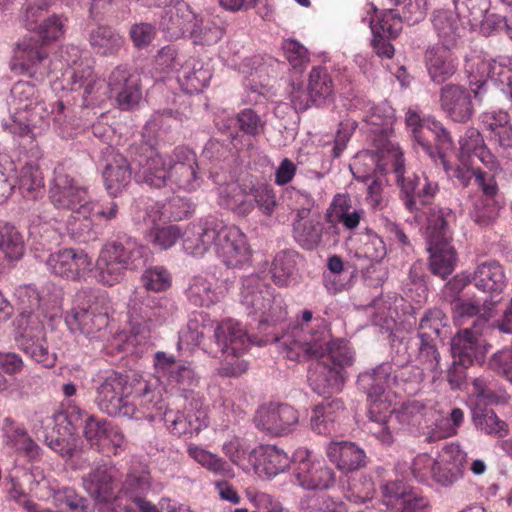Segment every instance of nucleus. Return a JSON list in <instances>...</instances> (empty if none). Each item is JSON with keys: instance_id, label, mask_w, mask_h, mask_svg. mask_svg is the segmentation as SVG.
I'll return each instance as SVG.
<instances>
[{"instance_id": "nucleus-1", "label": "nucleus", "mask_w": 512, "mask_h": 512, "mask_svg": "<svg viewBox=\"0 0 512 512\" xmlns=\"http://www.w3.org/2000/svg\"><path fill=\"white\" fill-rule=\"evenodd\" d=\"M280 353L289 360H314L308 382L319 395L339 393L355 362V351L346 340L332 339L326 327L315 331L295 328L279 340Z\"/></svg>"}, {"instance_id": "nucleus-2", "label": "nucleus", "mask_w": 512, "mask_h": 512, "mask_svg": "<svg viewBox=\"0 0 512 512\" xmlns=\"http://www.w3.org/2000/svg\"><path fill=\"white\" fill-rule=\"evenodd\" d=\"M82 51L74 45L62 47L53 60H49L38 48L26 42L18 44L12 69L42 80L52 72H62L70 80V89H84L83 104L88 106V96L93 94L101 82L96 79L89 63L82 61Z\"/></svg>"}, {"instance_id": "nucleus-3", "label": "nucleus", "mask_w": 512, "mask_h": 512, "mask_svg": "<svg viewBox=\"0 0 512 512\" xmlns=\"http://www.w3.org/2000/svg\"><path fill=\"white\" fill-rule=\"evenodd\" d=\"M184 249L193 256H203L213 250L222 262L232 268L249 259L246 236L236 226L225 224L215 217H208L189 224L184 233Z\"/></svg>"}, {"instance_id": "nucleus-4", "label": "nucleus", "mask_w": 512, "mask_h": 512, "mask_svg": "<svg viewBox=\"0 0 512 512\" xmlns=\"http://www.w3.org/2000/svg\"><path fill=\"white\" fill-rule=\"evenodd\" d=\"M65 323L72 333L82 334L89 340H106L109 334V319L105 293H78L76 306L67 312Z\"/></svg>"}, {"instance_id": "nucleus-5", "label": "nucleus", "mask_w": 512, "mask_h": 512, "mask_svg": "<svg viewBox=\"0 0 512 512\" xmlns=\"http://www.w3.org/2000/svg\"><path fill=\"white\" fill-rule=\"evenodd\" d=\"M466 456L460 445L449 443L435 457L427 453L417 455L411 470L419 482L427 483L432 479L437 484L448 487L462 478Z\"/></svg>"}, {"instance_id": "nucleus-6", "label": "nucleus", "mask_w": 512, "mask_h": 512, "mask_svg": "<svg viewBox=\"0 0 512 512\" xmlns=\"http://www.w3.org/2000/svg\"><path fill=\"white\" fill-rule=\"evenodd\" d=\"M146 249L135 241L125 244L113 241L106 243L100 250L95 263L96 280L107 286L119 283L127 270H136L145 265Z\"/></svg>"}, {"instance_id": "nucleus-7", "label": "nucleus", "mask_w": 512, "mask_h": 512, "mask_svg": "<svg viewBox=\"0 0 512 512\" xmlns=\"http://www.w3.org/2000/svg\"><path fill=\"white\" fill-rule=\"evenodd\" d=\"M377 131L374 138L377 168L383 173L391 170L395 174L397 183L405 194V206L411 212L419 211L416 195L421 178L415 174L404 176L405 161L400 146L389 138L386 130Z\"/></svg>"}, {"instance_id": "nucleus-8", "label": "nucleus", "mask_w": 512, "mask_h": 512, "mask_svg": "<svg viewBox=\"0 0 512 512\" xmlns=\"http://www.w3.org/2000/svg\"><path fill=\"white\" fill-rule=\"evenodd\" d=\"M179 201V198H173L164 206L159 203H153L143 210H137L134 216V220L137 224L150 229V241L161 250L169 249L179 238L184 240L185 230L182 232L178 225L159 227V224L167 217V212L170 213L169 218L174 220H181L187 217L190 209V205L187 202L183 203L181 209L172 210L173 206Z\"/></svg>"}, {"instance_id": "nucleus-9", "label": "nucleus", "mask_w": 512, "mask_h": 512, "mask_svg": "<svg viewBox=\"0 0 512 512\" xmlns=\"http://www.w3.org/2000/svg\"><path fill=\"white\" fill-rule=\"evenodd\" d=\"M241 303L260 323L276 324L286 317L283 299L275 295L259 274L246 276L242 281Z\"/></svg>"}, {"instance_id": "nucleus-10", "label": "nucleus", "mask_w": 512, "mask_h": 512, "mask_svg": "<svg viewBox=\"0 0 512 512\" xmlns=\"http://www.w3.org/2000/svg\"><path fill=\"white\" fill-rule=\"evenodd\" d=\"M450 212L432 210L427 217V241L430 252V269L433 274L445 278L454 270L455 249L450 244L451 233L448 227Z\"/></svg>"}, {"instance_id": "nucleus-11", "label": "nucleus", "mask_w": 512, "mask_h": 512, "mask_svg": "<svg viewBox=\"0 0 512 512\" xmlns=\"http://www.w3.org/2000/svg\"><path fill=\"white\" fill-rule=\"evenodd\" d=\"M49 198L56 209L71 211L73 214L87 216L95 208L87 187L68 174L62 165L54 169Z\"/></svg>"}, {"instance_id": "nucleus-12", "label": "nucleus", "mask_w": 512, "mask_h": 512, "mask_svg": "<svg viewBox=\"0 0 512 512\" xmlns=\"http://www.w3.org/2000/svg\"><path fill=\"white\" fill-rule=\"evenodd\" d=\"M466 72L471 86H476L474 97L481 100L482 91L488 80L505 85L502 91L512 100V67L507 57L493 59L487 55H472L466 60Z\"/></svg>"}, {"instance_id": "nucleus-13", "label": "nucleus", "mask_w": 512, "mask_h": 512, "mask_svg": "<svg viewBox=\"0 0 512 512\" xmlns=\"http://www.w3.org/2000/svg\"><path fill=\"white\" fill-rule=\"evenodd\" d=\"M163 390L158 378L138 380L127 393L122 417L152 421L164 408Z\"/></svg>"}, {"instance_id": "nucleus-14", "label": "nucleus", "mask_w": 512, "mask_h": 512, "mask_svg": "<svg viewBox=\"0 0 512 512\" xmlns=\"http://www.w3.org/2000/svg\"><path fill=\"white\" fill-rule=\"evenodd\" d=\"M215 342L225 356L227 364L231 365L228 374L238 376L248 368V363L239 360L240 355L248 350L251 339L241 323L227 319L216 325L213 330Z\"/></svg>"}, {"instance_id": "nucleus-15", "label": "nucleus", "mask_w": 512, "mask_h": 512, "mask_svg": "<svg viewBox=\"0 0 512 512\" xmlns=\"http://www.w3.org/2000/svg\"><path fill=\"white\" fill-rule=\"evenodd\" d=\"M506 6V15L488 13V0H455L459 11L467 10V22L472 30L489 36L505 32L512 39V0L501 1Z\"/></svg>"}, {"instance_id": "nucleus-16", "label": "nucleus", "mask_w": 512, "mask_h": 512, "mask_svg": "<svg viewBox=\"0 0 512 512\" xmlns=\"http://www.w3.org/2000/svg\"><path fill=\"white\" fill-rule=\"evenodd\" d=\"M490 317L482 315L473 321L471 327L460 330L451 340V353L454 366L467 368L474 363H481L487 353V344L482 339L488 328Z\"/></svg>"}, {"instance_id": "nucleus-17", "label": "nucleus", "mask_w": 512, "mask_h": 512, "mask_svg": "<svg viewBox=\"0 0 512 512\" xmlns=\"http://www.w3.org/2000/svg\"><path fill=\"white\" fill-rule=\"evenodd\" d=\"M132 169L137 182L154 188L168 185L170 154L162 155L151 145L130 148Z\"/></svg>"}, {"instance_id": "nucleus-18", "label": "nucleus", "mask_w": 512, "mask_h": 512, "mask_svg": "<svg viewBox=\"0 0 512 512\" xmlns=\"http://www.w3.org/2000/svg\"><path fill=\"white\" fill-rule=\"evenodd\" d=\"M167 305L168 300L163 297L135 290L128 302V318L136 334L141 327L150 329L162 324L169 314Z\"/></svg>"}, {"instance_id": "nucleus-19", "label": "nucleus", "mask_w": 512, "mask_h": 512, "mask_svg": "<svg viewBox=\"0 0 512 512\" xmlns=\"http://www.w3.org/2000/svg\"><path fill=\"white\" fill-rule=\"evenodd\" d=\"M294 478L306 490H324L334 485L335 473L324 461L312 458L306 448H298L293 454Z\"/></svg>"}, {"instance_id": "nucleus-20", "label": "nucleus", "mask_w": 512, "mask_h": 512, "mask_svg": "<svg viewBox=\"0 0 512 512\" xmlns=\"http://www.w3.org/2000/svg\"><path fill=\"white\" fill-rule=\"evenodd\" d=\"M168 185L171 189L193 192L200 188L203 178L195 152L188 147H176L170 154Z\"/></svg>"}, {"instance_id": "nucleus-21", "label": "nucleus", "mask_w": 512, "mask_h": 512, "mask_svg": "<svg viewBox=\"0 0 512 512\" xmlns=\"http://www.w3.org/2000/svg\"><path fill=\"white\" fill-rule=\"evenodd\" d=\"M46 264L51 273L68 280L86 279L93 267L91 257L84 250L74 248L51 253Z\"/></svg>"}, {"instance_id": "nucleus-22", "label": "nucleus", "mask_w": 512, "mask_h": 512, "mask_svg": "<svg viewBox=\"0 0 512 512\" xmlns=\"http://www.w3.org/2000/svg\"><path fill=\"white\" fill-rule=\"evenodd\" d=\"M254 422L259 429L274 436H281L295 430L299 415L291 405L269 403L258 408Z\"/></svg>"}, {"instance_id": "nucleus-23", "label": "nucleus", "mask_w": 512, "mask_h": 512, "mask_svg": "<svg viewBox=\"0 0 512 512\" xmlns=\"http://www.w3.org/2000/svg\"><path fill=\"white\" fill-rule=\"evenodd\" d=\"M472 280L478 290L490 295V298L483 302V315L491 317L490 311L500 302V295L507 284L503 267L496 261L483 262L475 268Z\"/></svg>"}, {"instance_id": "nucleus-24", "label": "nucleus", "mask_w": 512, "mask_h": 512, "mask_svg": "<svg viewBox=\"0 0 512 512\" xmlns=\"http://www.w3.org/2000/svg\"><path fill=\"white\" fill-rule=\"evenodd\" d=\"M102 177L107 192L112 196L119 195L130 183L132 159L130 162L112 147H106L100 160Z\"/></svg>"}, {"instance_id": "nucleus-25", "label": "nucleus", "mask_w": 512, "mask_h": 512, "mask_svg": "<svg viewBox=\"0 0 512 512\" xmlns=\"http://www.w3.org/2000/svg\"><path fill=\"white\" fill-rule=\"evenodd\" d=\"M18 324L21 330L18 339L19 348L37 363L49 360V350L46 345L44 325L38 315H28V318Z\"/></svg>"}, {"instance_id": "nucleus-26", "label": "nucleus", "mask_w": 512, "mask_h": 512, "mask_svg": "<svg viewBox=\"0 0 512 512\" xmlns=\"http://www.w3.org/2000/svg\"><path fill=\"white\" fill-rule=\"evenodd\" d=\"M109 96L114 98L122 110H132L142 99L137 77L122 66L116 67L108 80Z\"/></svg>"}, {"instance_id": "nucleus-27", "label": "nucleus", "mask_w": 512, "mask_h": 512, "mask_svg": "<svg viewBox=\"0 0 512 512\" xmlns=\"http://www.w3.org/2000/svg\"><path fill=\"white\" fill-rule=\"evenodd\" d=\"M359 389L367 395L370 404L387 403L382 400L386 389L397 384V376H394L392 365L384 362L359 374L357 379Z\"/></svg>"}, {"instance_id": "nucleus-28", "label": "nucleus", "mask_w": 512, "mask_h": 512, "mask_svg": "<svg viewBox=\"0 0 512 512\" xmlns=\"http://www.w3.org/2000/svg\"><path fill=\"white\" fill-rule=\"evenodd\" d=\"M124 379L111 372L105 376L97 388L96 403L99 409L110 416H123L127 393L124 392Z\"/></svg>"}, {"instance_id": "nucleus-29", "label": "nucleus", "mask_w": 512, "mask_h": 512, "mask_svg": "<svg viewBox=\"0 0 512 512\" xmlns=\"http://www.w3.org/2000/svg\"><path fill=\"white\" fill-rule=\"evenodd\" d=\"M454 9H437L432 15V25L437 37L442 45H448L454 47L457 39L460 37L463 29V23L460 17L467 19L466 8L463 11H459L456 7L455 0H453Z\"/></svg>"}, {"instance_id": "nucleus-30", "label": "nucleus", "mask_w": 512, "mask_h": 512, "mask_svg": "<svg viewBox=\"0 0 512 512\" xmlns=\"http://www.w3.org/2000/svg\"><path fill=\"white\" fill-rule=\"evenodd\" d=\"M166 7L161 15L160 27L170 38H179L185 33H190L197 15L183 1L176 4H164Z\"/></svg>"}, {"instance_id": "nucleus-31", "label": "nucleus", "mask_w": 512, "mask_h": 512, "mask_svg": "<svg viewBox=\"0 0 512 512\" xmlns=\"http://www.w3.org/2000/svg\"><path fill=\"white\" fill-rule=\"evenodd\" d=\"M326 455L342 472H352L366 465L365 451L354 442L332 441L327 445Z\"/></svg>"}, {"instance_id": "nucleus-32", "label": "nucleus", "mask_w": 512, "mask_h": 512, "mask_svg": "<svg viewBox=\"0 0 512 512\" xmlns=\"http://www.w3.org/2000/svg\"><path fill=\"white\" fill-rule=\"evenodd\" d=\"M441 103L447 115L455 122H465L472 115L471 94L460 85L450 84L443 87Z\"/></svg>"}, {"instance_id": "nucleus-33", "label": "nucleus", "mask_w": 512, "mask_h": 512, "mask_svg": "<svg viewBox=\"0 0 512 512\" xmlns=\"http://www.w3.org/2000/svg\"><path fill=\"white\" fill-rule=\"evenodd\" d=\"M452 46L436 44L425 54L428 73L434 82L442 83L456 71V59L451 53Z\"/></svg>"}, {"instance_id": "nucleus-34", "label": "nucleus", "mask_w": 512, "mask_h": 512, "mask_svg": "<svg viewBox=\"0 0 512 512\" xmlns=\"http://www.w3.org/2000/svg\"><path fill=\"white\" fill-rule=\"evenodd\" d=\"M420 131L421 130H414L416 133H419ZM415 138L418 140L419 144L423 147L425 152L434 158L436 163L439 161L447 173L452 170L451 175L458 179L462 185H468L472 177H475L476 170L461 166H458L455 169L450 167L445 154L441 151L442 149H448L452 147V139L448 133V130H437L436 139L438 142V150L436 153H434L433 147L430 144L420 139L418 134L415 135Z\"/></svg>"}, {"instance_id": "nucleus-35", "label": "nucleus", "mask_w": 512, "mask_h": 512, "mask_svg": "<svg viewBox=\"0 0 512 512\" xmlns=\"http://www.w3.org/2000/svg\"><path fill=\"white\" fill-rule=\"evenodd\" d=\"M167 380L169 385L175 387L181 396L188 401L191 410H199L201 408L203 398L196 391L199 385V377L190 365H179L176 371L169 375Z\"/></svg>"}, {"instance_id": "nucleus-36", "label": "nucleus", "mask_w": 512, "mask_h": 512, "mask_svg": "<svg viewBox=\"0 0 512 512\" xmlns=\"http://www.w3.org/2000/svg\"><path fill=\"white\" fill-rule=\"evenodd\" d=\"M116 470L107 465L97 466L83 477V488L93 498L108 501L114 490Z\"/></svg>"}, {"instance_id": "nucleus-37", "label": "nucleus", "mask_w": 512, "mask_h": 512, "mask_svg": "<svg viewBox=\"0 0 512 512\" xmlns=\"http://www.w3.org/2000/svg\"><path fill=\"white\" fill-rule=\"evenodd\" d=\"M255 455V462L253 463L255 471L259 475H265L268 478L284 472L291 463L290 457L274 445L261 447L258 451H255Z\"/></svg>"}, {"instance_id": "nucleus-38", "label": "nucleus", "mask_w": 512, "mask_h": 512, "mask_svg": "<svg viewBox=\"0 0 512 512\" xmlns=\"http://www.w3.org/2000/svg\"><path fill=\"white\" fill-rule=\"evenodd\" d=\"M391 413L392 411L388 403L369 405V420L366 423V430L382 445L386 446H390L394 442V436L390 426Z\"/></svg>"}, {"instance_id": "nucleus-39", "label": "nucleus", "mask_w": 512, "mask_h": 512, "mask_svg": "<svg viewBox=\"0 0 512 512\" xmlns=\"http://www.w3.org/2000/svg\"><path fill=\"white\" fill-rule=\"evenodd\" d=\"M150 488V474L147 470L132 468L128 473L121 493L129 495L135 508L140 512H158L157 508L144 500L140 495Z\"/></svg>"}, {"instance_id": "nucleus-40", "label": "nucleus", "mask_w": 512, "mask_h": 512, "mask_svg": "<svg viewBox=\"0 0 512 512\" xmlns=\"http://www.w3.org/2000/svg\"><path fill=\"white\" fill-rule=\"evenodd\" d=\"M214 275L206 274L194 277L187 289L190 302L197 306L209 307L219 301L223 290L217 285Z\"/></svg>"}, {"instance_id": "nucleus-41", "label": "nucleus", "mask_w": 512, "mask_h": 512, "mask_svg": "<svg viewBox=\"0 0 512 512\" xmlns=\"http://www.w3.org/2000/svg\"><path fill=\"white\" fill-rule=\"evenodd\" d=\"M344 411L340 399L325 400L314 407L310 418L311 429L320 435H330L336 431L335 422Z\"/></svg>"}, {"instance_id": "nucleus-42", "label": "nucleus", "mask_w": 512, "mask_h": 512, "mask_svg": "<svg viewBox=\"0 0 512 512\" xmlns=\"http://www.w3.org/2000/svg\"><path fill=\"white\" fill-rule=\"evenodd\" d=\"M212 77L211 70L203 62L190 59L182 67L179 81L187 93L201 92L208 86Z\"/></svg>"}, {"instance_id": "nucleus-43", "label": "nucleus", "mask_w": 512, "mask_h": 512, "mask_svg": "<svg viewBox=\"0 0 512 512\" xmlns=\"http://www.w3.org/2000/svg\"><path fill=\"white\" fill-rule=\"evenodd\" d=\"M187 453L195 462L216 476L233 478L235 475L232 466L227 461L201 446L189 444Z\"/></svg>"}, {"instance_id": "nucleus-44", "label": "nucleus", "mask_w": 512, "mask_h": 512, "mask_svg": "<svg viewBox=\"0 0 512 512\" xmlns=\"http://www.w3.org/2000/svg\"><path fill=\"white\" fill-rule=\"evenodd\" d=\"M218 203L240 215H246L253 210V202L240 185L236 182L221 185L218 188Z\"/></svg>"}, {"instance_id": "nucleus-45", "label": "nucleus", "mask_w": 512, "mask_h": 512, "mask_svg": "<svg viewBox=\"0 0 512 512\" xmlns=\"http://www.w3.org/2000/svg\"><path fill=\"white\" fill-rule=\"evenodd\" d=\"M37 103V89L34 84L27 81H18L11 88V105L16 110L13 116L14 123L19 128H29L26 118L16 116L19 111H27Z\"/></svg>"}, {"instance_id": "nucleus-46", "label": "nucleus", "mask_w": 512, "mask_h": 512, "mask_svg": "<svg viewBox=\"0 0 512 512\" xmlns=\"http://www.w3.org/2000/svg\"><path fill=\"white\" fill-rule=\"evenodd\" d=\"M472 420L477 430L498 438L509 434L508 424L501 420L496 413L479 403L472 409Z\"/></svg>"}, {"instance_id": "nucleus-47", "label": "nucleus", "mask_w": 512, "mask_h": 512, "mask_svg": "<svg viewBox=\"0 0 512 512\" xmlns=\"http://www.w3.org/2000/svg\"><path fill=\"white\" fill-rule=\"evenodd\" d=\"M212 321L202 312L192 313L179 334V345L199 346L208 332L214 330Z\"/></svg>"}, {"instance_id": "nucleus-48", "label": "nucleus", "mask_w": 512, "mask_h": 512, "mask_svg": "<svg viewBox=\"0 0 512 512\" xmlns=\"http://www.w3.org/2000/svg\"><path fill=\"white\" fill-rule=\"evenodd\" d=\"M322 232V224L309 218L301 217L293 224L295 240L307 250H312L320 244Z\"/></svg>"}, {"instance_id": "nucleus-49", "label": "nucleus", "mask_w": 512, "mask_h": 512, "mask_svg": "<svg viewBox=\"0 0 512 512\" xmlns=\"http://www.w3.org/2000/svg\"><path fill=\"white\" fill-rule=\"evenodd\" d=\"M89 42L98 54L111 55L121 48L123 38L111 28L99 26L91 31Z\"/></svg>"}, {"instance_id": "nucleus-50", "label": "nucleus", "mask_w": 512, "mask_h": 512, "mask_svg": "<svg viewBox=\"0 0 512 512\" xmlns=\"http://www.w3.org/2000/svg\"><path fill=\"white\" fill-rule=\"evenodd\" d=\"M296 254L291 251L279 252L272 263L271 274L274 283L279 287L288 286L294 276Z\"/></svg>"}, {"instance_id": "nucleus-51", "label": "nucleus", "mask_w": 512, "mask_h": 512, "mask_svg": "<svg viewBox=\"0 0 512 512\" xmlns=\"http://www.w3.org/2000/svg\"><path fill=\"white\" fill-rule=\"evenodd\" d=\"M308 89L314 104L320 105L333 93L332 79L325 67H315L309 75Z\"/></svg>"}, {"instance_id": "nucleus-52", "label": "nucleus", "mask_w": 512, "mask_h": 512, "mask_svg": "<svg viewBox=\"0 0 512 512\" xmlns=\"http://www.w3.org/2000/svg\"><path fill=\"white\" fill-rule=\"evenodd\" d=\"M356 254L358 257L378 262L386 256L387 249L382 238L367 229L359 235Z\"/></svg>"}, {"instance_id": "nucleus-53", "label": "nucleus", "mask_w": 512, "mask_h": 512, "mask_svg": "<svg viewBox=\"0 0 512 512\" xmlns=\"http://www.w3.org/2000/svg\"><path fill=\"white\" fill-rule=\"evenodd\" d=\"M163 419L170 432L177 436L198 434L201 430L198 416L192 420L180 411L167 409L163 414Z\"/></svg>"}, {"instance_id": "nucleus-54", "label": "nucleus", "mask_w": 512, "mask_h": 512, "mask_svg": "<svg viewBox=\"0 0 512 512\" xmlns=\"http://www.w3.org/2000/svg\"><path fill=\"white\" fill-rule=\"evenodd\" d=\"M0 253L8 260H18L24 253V242L19 231L5 225L0 229Z\"/></svg>"}, {"instance_id": "nucleus-55", "label": "nucleus", "mask_w": 512, "mask_h": 512, "mask_svg": "<svg viewBox=\"0 0 512 512\" xmlns=\"http://www.w3.org/2000/svg\"><path fill=\"white\" fill-rule=\"evenodd\" d=\"M463 421V410L457 407L453 408L447 417H441L436 420L429 441L455 436Z\"/></svg>"}, {"instance_id": "nucleus-56", "label": "nucleus", "mask_w": 512, "mask_h": 512, "mask_svg": "<svg viewBox=\"0 0 512 512\" xmlns=\"http://www.w3.org/2000/svg\"><path fill=\"white\" fill-rule=\"evenodd\" d=\"M189 34L196 44L213 45L222 38L224 30L212 21H203L197 17Z\"/></svg>"}, {"instance_id": "nucleus-57", "label": "nucleus", "mask_w": 512, "mask_h": 512, "mask_svg": "<svg viewBox=\"0 0 512 512\" xmlns=\"http://www.w3.org/2000/svg\"><path fill=\"white\" fill-rule=\"evenodd\" d=\"M447 317L440 309L429 310L419 324L420 341H432L433 335L439 336L441 329L447 325Z\"/></svg>"}, {"instance_id": "nucleus-58", "label": "nucleus", "mask_w": 512, "mask_h": 512, "mask_svg": "<svg viewBox=\"0 0 512 512\" xmlns=\"http://www.w3.org/2000/svg\"><path fill=\"white\" fill-rule=\"evenodd\" d=\"M144 291L162 292L171 285L170 273L162 266H154L146 269L141 276Z\"/></svg>"}, {"instance_id": "nucleus-59", "label": "nucleus", "mask_w": 512, "mask_h": 512, "mask_svg": "<svg viewBox=\"0 0 512 512\" xmlns=\"http://www.w3.org/2000/svg\"><path fill=\"white\" fill-rule=\"evenodd\" d=\"M418 360L424 369V373L429 372L433 380L440 377L442 370L439 365L440 354L432 341H420Z\"/></svg>"}, {"instance_id": "nucleus-60", "label": "nucleus", "mask_w": 512, "mask_h": 512, "mask_svg": "<svg viewBox=\"0 0 512 512\" xmlns=\"http://www.w3.org/2000/svg\"><path fill=\"white\" fill-rule=\"evenodd\" d=\"M16 185H18L19 189L23 192L32 193L41 190L44 186V182L38 167L32 164H27L22 167L19 176L15 175L14 188Z\"/></svg>"}, {"instance_id": "nucleus-61", "label": "nucleus", "mask_w": 512, "mask_h": 512, "mask_svg": "<svg viewBox=\"0 0 512 512\" xmlns=\"http://www.w3.org/2000/svg\"><path fill=\"white\" fill-rule=\"evenodd\" d=\"M15 295L19 302V309L21 310L18 324L22 322L23 318H28V315H36L33 311L40 305V296L37 289L32 285L20 286L16 289Z\"/></svg>"}, {"instance_id": "nucleus-62", "label": "nucleus", "mask_w": 512, "mask_h": 512, "mask_svg": "<svg viewBox=\"0 0 512 512\" xmlns=\"http://www.w3.org/2000/svg\"><path fill=\"white\" fill-rule=\"evenodd\" d=\"M54 501L61 512H88L85 500L74 489L63 488L54 494Z\"/></svg>"}, {"instance_id": "nucleus-63", "label": "nucleus", "mask_w": 512, "mask_h": 512, "mask_svg": "<svg viewBox=\"0 0 512 512\" xmlns=\"http://www.w3.org/2000/svg\"><path fill=\"white\" fill-rule=\"evenodd\" d=\"M66 22L64 16L53 14L39 25L38 34L45 42L58 40L65 34Z\"/></svg>"}, {"instance_id": "nucleus-64", "label": "nucleus", "mask_w": 512, "mask_h": 512, "mask_svg": "<svg viewBox=\"0 0 512 512\" xmlns=\"http://www.w3.org/2000/svg\"><path fill=\"white\" fill-rule=\"evenodd\" d=\"M304 512H347L346 505L326 496H313L301 503Z\"/></svg>"}]
</instances>
